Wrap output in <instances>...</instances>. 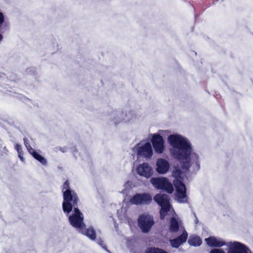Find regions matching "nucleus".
I'll return each mask as SVG.
<instances>
[{"label": "nucleus", "instance_id": "obj_22", "mask_svg": "<svg viewBox=\"0 0 253 253\" xmlns=\"http://www.w3.org/2000/svg\"><path fill=\"white\" fill-rule=\"evenodd\" d=\"M23 153H21V154H18V156L20 158V159L23 162L24 160V157L23 156Z\"/></svg>", "mask_w": 253, "mask_h": 253}, {"label": "nucleus", "instance_id": "obj_25", "mask_svg": "<svg viewBox=\"0 0 253 253\" xmlns=\"http://www.w3.org/2000/svg\"><path fill=\"white\" fill-rule=\"evenodd\" d=\"M122 193L123 194H126V189L124 190L123 191H122Z\"/></svg>", "mask_w": 253, "mask_h": 253}, {"label": "nucleus", "instance_id": "obj_24", "mask_svg": "<svg viewBox=\"0 0 253 253\" xmlns=\"http://www.w3.org/2000/svg\"><path fill=\"white\" fill-rule=\"evenodd\" d=\"M60 150L63 152H65V150H64V148H60Z\"/></svg>", "mask_w": 253, "mask_h": 253}, {"label": "nucleus", "instance_id": "obj_12", "mask_svg": "<svg viewBox=\"0 0 253 253\" xmlns=\"http://www.w3.org/2000/svg\"><path fill=\"white\" fill-rule=\"evenodd\" d=\"M169 169V164L166 160L158 159L156 162V170L160 174L166 173Z\"/></svg>", "mask_w": 253, "mask_h": 253}, {"label": "nucleus", "instance_id": "obj_7", "mask_svg": "<svg viewBox=\"0 0 253 253\" xmlns=\"http://www.w3.org/2000/svg\"><path fill=\"white\" fill-rule=\"evenodd\" d=\"M139 228L143 233L148 232L154 224L153 217L147 214L141 215L138 218Z\"/></svg>", "mask_w": 253, "mask_h": 253}, {"label": "nucleus", "instance_id": "obj_19", "mask_svg": "<svg viewBox=\"0 0 253 253\" xmlns=\"http://www.w3.org/2000/svg\"><path fill=\"white\" fill-rule=\"evenodd\" d=\"M15 148L18 154H21L22 153L21 146L20 145L17 144L15 145Z\"/></svg>", "mask_w": 253, "mask_h": 253}, {"label": "nucleus", "instance_id": "obj_8", "mask_svg": "<svg viewBox=\"0 0 253 253\" xmlns=\"http://www.w3.org/2000/svg\"><path fill=\"white\" fill-rule=\"evenodd\" d=\"M152 201V197L149 194H137L134 195L130 200V202L132 204H148Z\"/></svg>", "mask_w": 253, "mask_h": 253}, {"label": "nucleus", "instance_id": "obj_2", "mask_svg": "<svg viewBox=\"0 0 253 253\" xmlns=\"http://www.w3.org/2000/svg\"><path fill=\"white\" fill-rule=\"evenodd\" d=\"M62 192L64 198L62 207L64 212L69 213L74 208V213L69 217L71 224L78 228L80 232L90 239L94 240L96 237L95 232L92 227L88 229L85 228V225L83 222V215L78 208L76 207L79 201L78 197L74 191L70 188L68 181H65L63 185Z\"/></svg>", "mask_w": 253, "mask_h": 253}, {"label": "nucleus", "instance_id": "obj_9", "mask_svg": "<svg viewBox=\"0 0 253 253\" xmlns=\"http://www.w3.org/2000/svg\"><path fill=\"white\" fill-rule=\"evenodd\" d=\"M136 171L138 174L146 178H149L153 173L152 167L147 163L139 165L136 169Z\"/></svg>", "mask_w": 253, "mask_h": 253}, {"label": "nucleus", "instance_id": "obj_21", "mask_svg": "<svg viewBox=\"0 0 253 253\" xmlns=\"http://www.w3.org/2000/svg\"><path fill=\"white\" fill-rule=\"evenodd\" d=\"M3 22V16L1 13L0 12V26Z\"/></svg>", "mask_w": 253, "mask_h": 253}, {"label": "nucleus", "instance_id": "obj_17", "mask_svg": "<svg viewBox=\"0 0 253 253\" xmlns=\"http://www.w3.org/2000/svg\"><path fill=\"white\" fill-rule=\"evenodd\" d=\"M146 253H168L163 250L156 248H150L147 249Z\"/></svg>", "mask_w": 253, "mask_h": 253}, {"label": "nucleus", "instance_id": "obj_1", "mask_svg": "<svg viewBox=\"0 0 253 253\" xmlns=\"http://www.w3.org/2000/svg\"><path fill=\"white\" fill-rule=\"evenodd\" d=\"M168 141L171 146L170 149L171 155L183 164L181 170L175 169L172 172L173 176L176 178L173 181L176 189V199L179 203H186L187 201L186 187L178 177L182 172L187 170L190 163H191V165H194L196 170L199 169L200 165L198 161V156L196 153H191L190 142L182 135L171 134L168 137Z\"/></svg>", "mask_w": 253, "mask_h": 253}, {"label": "nucleus", "instance_id": "obj_14", "mask_svg": "<svg viewBox=\"0 0 253 253\" xmlns=\"http://www.w3.org/2000/svg\"><path fill=\"white\" fill-rule=\"evenodd\" d=\"M132 115L131 112L124 114L123 112H118L115 119L113 120L115 123H118L121 122H126L132 119Z\"/></svg>", "mask_w": 253, "mask_h": 253}, {"label": "nucleus", "instance_id": "obj_16", "mask_svg": "<svg viewBox=\"0 0 253 253\" xmlns=\"http://www.w3.org/2000/svg\"><path fill=\"white\" fill-rule=\"evenodd\" d=\"M188 243L193 246H199L202 243V240L200 237L193 235L189 237Z\"/></svg>", "mask_w": 253, "mask_h": 253}, {"label": "nucleus", "instance_id": "obj_4", "mask_svg": "<svg viewBox=\"0 0 253 253\" xmlns=\"http://www.w3.org/2000/svg\"><path fill=\"white\" fill-rule=\"evenodd\" d=\"M154 200L161 206L160 216L162 219H164L171 209L169 196L165 194L159 193L154 196Z\"/></svg>", "mask_w": 253, "mask_h": 253}, {"label": "nucleus", "instance_id": "obj_3", "mask_svg": "<svg viewBox=\"0 0 253 253\" xmlns=\"http://www.w3.org/2000/svg\"><path fill=\"white\" fill-rule=\"evenodd\" d=\"M207 244L211 247L219 248L226 246L228 248L227 253H252L244 244L236 241L226 243L222 238L211 236L205 239Z\"/></svg>", "mask_w": 253, "mask_h": 253}, {"label": "nucleus", "instance_id": "obj_13", "mask_svg": "<svg viewBox=\"0 0 253 253\" xmlns=\"http://www.w3.org/2000/svg\"><path fill=\"white\" fill-rule=\"evenodd\" d=\"M169 230L171 232H175L181 229L183 232L184 227L181 224V221L175 217H172L170 220Z\"/></svg>", "mask_w": 253, "mask_h": 253}, {"label": "nucleus", "instance_id": "obj_6", "mask_svg": "<svg viewBox=\"0 0 253 253\" xmlns=\"http://www.w3.org/2000/svg\"><path fill=\"white\" fill-rule=\"evenodd\" d=\"M150 182L155 188L164 190L169 193H172L173 191L172 185L165 177H152Z\"/></svg>", "mask_w": 253, "mask_h": 253}, {"label": "nucleus", "instance_id": "obj_26", "mask_svg": "<svg viewBox=\"0 0 253 253\" xmlns=\"http://www.w3.org/2000/svg\"><path fill=\"white\" fill-rule=\"evenodd\" d=\"M198 222V219L197 218H196V220H195V223H197Z\"/></svg>", "mask_w": 253, "mask_h": 253}, {"label": "nucleus", "instance_id": "obj_20", "mask_svg": "<svg viewBox=\"0 0 253 253\" xmlns=\"http://www.w3.org/2000/svg\"><path fill=\"white\" fill-rule=\"evenodd\" d=\"M97 243L102 247V248H103L104 249H105L108 252H109V251L107 250L106 248H105V247H104L103 246V242L101 241L100 240H97Z\"/></svg>", "mask_w": 253, "mask_h": 253}, {"label": "nucleus", "instance_id": "obj_15", "mask_svg": "<svg viewBox=\"0 0 253 253\" xmlns=\"http://www.w3.org/2000/svg\"><path fill=\"white\" fill-rule=\"evenodd\" d=\"M187 237V232L184 230L182 234L177 238L170 240L171 246L174 248H178L181 244L186 242Z\"/></svg>", "mask_w": 253, "mask_h": 253}, {"label": "nucleus", "instance_id": "obj_11", "mask_svg": "<svg viewBox=\"0 0 253 253\" xmlns=\"http://www.w3.org/2000/svg\"><path fill=\"white\" fill-rule=\"evenodd\" d=\"M24 141L25 145L29 153L31 154L35 159L39 161L42 164L46 165L47 164L46 160L43 157L41 156L39 153L35 151V150L31 147L26 138L24 139Z\"/></svg>", "mask_w": 253, "mask_h": 253}, {"label": "nucleus", "instance_id": "obj_23", "mask_svg": "<svg viewBox=\"0 0 253 253\" xmlns=\"http://www.w3.org/2000/svg\"><path fill=\"white\" fill-rule=\"evenodd\" d=\"M130 185H131V182H129V181H127V182H126L125 183V185H124V186H125V187H126H126H129V186H130Z\"/></svg>", "mask_w": 253, "mask_h": 253}, {"label": "nucleus", "instance_id": "obj_5", "mask_svg": "<svg viewBox=\"0 0 253 253\" xmlns=\"http://www.w3.org/2000/svg\"><path fill=\"white\" fill-rule=\"evenodd\" d=\"M138 157L144 158L146 159H150L153 155V150L151 144L149 142H140L133 149Z\"/></svg>", "mask_w": 253, "mask_h": 253}, {"label": "nucleus", "instance_id": "obj_10", "mask_svg": "<svg viewBox=\"0 0 253 253\" xmlns=\"http://www.w3.org/2000/svg\"><path fill=\"white\" fill-rule=\"evenodd\" d=\"M152 143L157 153L161 154L163 152L164 150V141L160 134H155L153 135Z\"/></svg>", "mask_w": 253, "mask_h": 253}, {"label": "nucleus", "instance_id": "obj_18", "mask_svg": "<svg viewBox=\"0 0 253 253\" xmlns=\"http://www.w3.org/2000/svg\"><path fill=\"white\" fill-rule=\"evenodd\" d=\"M210 253H226L222 249H214L211 250Z\"/></svg>", "mask_w": 253, "mask_h": 253}]
</instances>
